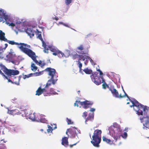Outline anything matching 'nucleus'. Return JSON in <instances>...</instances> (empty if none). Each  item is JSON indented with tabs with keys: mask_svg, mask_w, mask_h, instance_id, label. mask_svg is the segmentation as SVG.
Here are the masks:
<instances>
[{
	"mask_svg": "<svg viewBox=\"0 0 149 149\" xmlns=\"http://www.w3.org/2000/svg\"><path fill=\"white\" fill-rule=\"evenodd\" d=\"M132 105L130 107H134V110L137 112L139 115H143V117L140 120L143 123L144 129H149V107L144 106L139 103L136 100H131Z\"/></svg>",
	"mask_w": 149,
	"mask_h": 149,
	"instance_id": "nucleus-1",
	"label": "nucleus"
},
{
	"mask_svg": "<svg viewBox=\"0 0 149 149\" xmlns=\"http://www.w3.org/2000/svg\"><path fill=\"white\" fill-rule=\"evenodd\" d=\"M0 40L6 42L11 45H18L17 47L21 51L24 53L27 47H30V45L23 43H19L15 42L13 41L8 40L5 37V33L2 31L0 30Z\"/></svg>",
	"mask_w": 149,
	"mask_h": 149,
	"instance_id": "nucleus-2",
	"label": "nucleus"
},
{
	"mask_svg": "<svg viewBox=\"0 0 149 149\" xmlns=\"http://www.w3.org/2000/svg\"><path fill=\"white\" fill-rule=\"evenodd\" d=\"M102 133L101 130L98 129L94 131L92 136V140L91 141V143L94 146L99 147L100 146L99 144L101 141V134Z\"/></svg>",
	"mask_w": 149,
	"mask_h": 149,
	"instance_id": "nucleus-3",
	"label": "nucleus"
},
{
	"mask_svg": "<svg viewBox=\"0 0 149 149\" xmlns=\"http://www.w3.org/2000/svg\"><path fill=\"white\" fill-rule=\"evenodd\" d=\"M1 70H2L4 73L8 76L17 75L19 73V71L17 70L8 69L5 66H3L1 67V69L0 70V74L4 77L6 79H7V77L2 72Z\"/></svg>",
	"mask_w": 149,
	"mask_h": 149,
	"instance_id": "nucleus-4",
	"label": "nucleus"
},
{
	"mask_svg": "<svg viewBox=\"0 0 149 149\" xmlns=\"http://www.w3.org/2000/svg\"><path fill=\"white\" fill-rule=\"evenodd\" d=\"M93 104L92 101L85 100L83 102H80V101L77 100L75 102V106L77 107L82 106L84 109H87L91 107Z\"/></svg>",
	"mask_w": 149,
	"mask_h": 149,
	"instance_id": "nucleus-5",
	"label": "nucleus"
},
{
	"mask_svg": "<svg viewBox=\"0 0 149 149\" xmlns=\"http://www.w3.org/2000/svg\"><path fill=\"white\" fill-rule=\"evenodd\" d=\"M109 91H110L112 94L113 96L116 98H122L125 96H127L129 99V100L131 102V100L129 99L128 95L125 93V91L123 90L124 93V95H122L121 93L119 94L118 91L113 87H111L109 88ZM134 99L133 100H134Z\"/></svg>",
	"mask_w": 149,
	"mask_h": 149,
	"instance_id": "nucleus-6",
	"label": "nucleus"
},
{
	"mask_svg": "<svg viewBox=\"0 0 149 149\" xmlns=\"http://www.w3.org/2000/svg\"><path fill=\"white\" fill-rule=\"evenodd\" d=\"M30 48L27 47L24 53L30 57L38 65L39 62L36 60V57L37 56L36 55V54L34 52L29 49Z\"/></svg>",
	"mask_w": 149,
	"mask_h": 149,
	"instance_id": "nucleus-7",
	"label": "nucleus"
},
{
	"mask_svg": "<svg viewBox=\"0 0 149 149\" xmlns=\"http://www.w3.org/2000/svg\"><path fill=\"white\" fill-rule=\"evenodd\" d=\"M45 70L48 72V75L51 77V78L52 79H55V78H56L55 79H56V77H58L57 75V73L54 69L51 68H47L45 69Z\"/></svg>",
	"mask_w": 149,
	"mask_h": 149,
	"instance_id": "nucleus-8",
	"label": "nucleus"
},
{
	"mask_svg": "<svg viewBox=\"0 0 149 149\" xmlns=\"http://www.w3.org/2000/svg\"><path fill=\"white\" fill-rule=\"evenodd\" d=\"M77 62V64L79 69V72L80 73L83 74V72L84 71L86 74H90L92 73V71L91 70L89 69L88 68H86L84 70L82 69V64L80 61H78Z\"/></svg>",
	"mask_w": 149,
	"mask_h": 149,
	"instance_id": "nucleus-9",
	"label": "nucleus"
},
{
	"mask_svg": "<svg viewBox=\"0 0 149 149\" xmlns=\"http://www.w3.org/2000/svg\"><path fill=\"white\" fill-rule=\"evenodd\" d=\"M42 93L45 96H48L50 94L49 93H47V90L45 88L42 89L40 86L36 91V95L39 96Z\"/></svg>",
	"mask_w": 149,
	"mask_h": 149,
	"instance_id": "nucleus-10",
	"label": "nucleus"
},
{
	"mask_svg": "<svg viewBox=\"0 0 149 149\" xmlns=\"http://www.w3.org/2000/svg\"><path fill=\"white\" fill-rule=\"evenodd\" d=\"M8 18V15L4 13L2 10H0V22H4V20H6Z\"/></svg>",
	"mask_w": 149,
	"mask_h": 149,
	"instance_id": "nucleus-11",
	"label": "nucleus"
},
{
	"mask_svg": "<svg viewBox=\"0 0 149 149\" xmlns=\"http://www.w3.org/2000/svg\"><path fill=\"white\" fill-rule=\"evenodd\" d=\"M66 133L68 136H70L72 137H74V127H71L68 129Z\"/></svg>",
	"mask_w": 149,
	"mask_h": 149,
	"instance_id": "nucleus-12",
	"label": "nucleus"
},
{
	"mask_svg": "<svg viewBox=\"0 0 149 149\" xmlns=\"http://www.w3.org/2000/svg\"><path fill=\"white\" fill-rule=\"evenodd\" d=\"M57 80V79H52V78H50V79L48 81L45 87V88L46 89V88H48L52 84H54Z\"/></svg>",
	"mask_w": 149,
	"mask_h": 149,
	"instance_id": "nucleus-13",
	"label": "nucleus"
},
{
	"mask_svg": "<svg viewBox=\"0 0 149 149\" xmlns=\"http://www.w3.org/2000/svg\"><path fill=\"white\" fill-rule=\"evenodd\" d=\"M50 50L53 52L52 54L54 56H57L60 52V50L56 47H49Z\"/></svg>",
	"mask_w": 149,
	"mask_h": 149,
	"instance_id": "nucleus-14",
	"label": "nucleus"
},
{
	"mask_svg": "<svg viewBox=\"0 0 149 149\" xmlns=\"http://www.w3.org/2000/svg\"><path fill=\"white\" fill-rule=\"evenodd\" d=\"M15 79H17V81H15L14 79H13V81H12L10 79H9L7 77V78L6 79L8 80V82H10L12 84H15L17 85H19V79L18 77H13Z\"/></svg>",
	"mask_w": 149,
	"mask_h": 149,
	"instance_id": "nucleus-15",
	"label": "nucleus"
},
{
	"mask_svg": "<svg viewBox=\"0 0 149 149\" xmlns=\"http://www.w3.org/2000/svg\"><path fill=\"white\" fill-rule=\"evenodd\" d=\"M26 32L30 37L34 36V32L32 28H27L26 31Z\"/></svg>",
	"mask_w": 149,
	"mask_h": 149,
	"instance_id": "nucleus-16",
	"label": "nucleus"
},
{
	"mask_svg": "<svg viewBox=\"0 0 149 149\" xmlns=\"http://www.w3.org/2000/svg\"><path fill=\"white\" fill-rule=\"evenodd\" d=\"M102 139L103 141L109 144L110 145H112L113 143V141H111L110 139H108L105 136H103Z\"/></svg>",
	"mask_w": 149,
	"mask_h": 149,
	"instance_id": "nucleus-17",
	"label": "nucleus"
},
{
	"mask_svg": "<svg viewBox=\"0 0 149 149\" xmlns=\"http://www.w3.org/2000/svg\"><path fill=\"white\" fill-rule=\"evenodd\" d=\"M61 144L65 146H67L68 145V138L67 137H65L62 138Z\"/></svg>",
	"mask_w": 149,
	"mask_h": 149,
	"instance_id": "nucleus-18",
	"label": "nucleus"
},
{
	"mask_svg": "<svg viewBox=\"0 0 149 149\" xmlns=\"http://www.w3.org/2000/svg\"><path fill=\"white\" fill-rule=\"evenodd\" d=\"M9 112L10 114L13 115H18L21 114V113L17 109L10 110L9 111Z\"/></svg>",
	"mask_w": 149,
	"mask_h": 149,
	"instance_id": "nucleus-19",
	"label": "nucleus"
},
{
	"mask_svg": "<svg viewBox=\"0 0 149 149\" xmlns=\"http://www.w3.org/2000/svg\"><path fill=\"white\" fill-rule=\"evenodd\" d=\"M101 79H102L101 83H103L102 85L103 88L104 89H106V88H109H109L110 87H109V85L107 84L105 82L104 80L103 77H101Z\"/></svg>",
	"mask_w": 149,
	"mask_h": 149,
	"instance_id": "nucleus-20",
	"label": "nucleus"
},
{
	"mask_svg": "<svg viewBox=\"0 0 149 149\" xmlns=\"http://www.w3.org/2000/svg\"><path fill=\"white\" fill-rule=\"evenodd\" d=\"M101 77H101L100 78L99 77L98 78H96L94 79H93L92 81L96 85H99L101 84L102 82V81H101L100 79Z\"/></svg>",
	"mask_w": 149,
	"mask_h": 149,
	"instance_id": "nucleus-21",
	"label": "nucleus"
},
{
	"mask_svg": "<svg viewBox=\"0 0 149 149\" xmlns=\"http://www.w3.org/2000/svg\"><path fill=\"white\" fill-rule=\"evenodd\" d=\"M111 136L112 137H113V139L115 140V141H116L119 139H120V135L119 134H116L114 133V134H112Z\"/></svg>",
	"mask_w": 149,
	"mask_h": 149,
	"instance_id": "nucleus-22",
	"label": "nucleus"
},
{
	"mask_svg": "<svg viewBox=\"0 0 149 149\" xmlns=\"http://www.w3.org/2000/svg\"><path fill=\"white\" fill-rule=\"evenodd\" d=\"M6 19L5 20L6 23L9 26H10L12 27H14L15 26V24L13 22H12L11 21L9 20H7Z\"/></svg>",
	"mask_w": 149,
	"mask_h": 149,
	"instance_id": "nucleus-23",
	"label": "nucleus"
},
{
	"mask_svg": "<svg viewBox=\"0 0 149 149\" xmlns=\"http://www.w3.org/2000/svg\"><path fill=\"white\" fill-rule=\"evenodd\" d=\"M98 73L97 72H95L93 74H92L91 76V79L92 80H93V79H94L96 78H98L99 77L98 75Z\"/></svg>",
	"mask_w": 149,
	"mask_h": 149,
	"instance_id": "nucleus-24",
	"label": "nucleus"
},
{
	"mask_svg": "<svg viewBox=\"0 0 149 149\" xmlns=\"http://www.w3.org/2000/svg\"><path fill=\"white\" fill-rule=\"evenodd\" d=\"M94 115L93 114L89 113L88 116L86 119V121L88 120L92 121L93 119Z\"/></svg>",
	"mask_w": 149,
	"mask_h": 149,
	"instance_id": "nucleus-25",
	"label": "nucleus"
},
{
	"mask_svg": "<svg viewBox=\"0 0 149 149\" xmlns=\"http://www.w3.org/2000/svg\"><path fill=\"white\" fill-rule=\"evenodd\" d=\"M31 70L33 71H36L37 69V67L36 66L35 64L34 63L31 64Z\"/></svg>",
	"mask_w": 149,
	"mask_h": 149,
	"instance_id": "nucleus-26",
	"label": "nucleus"
},
{
	"mask_svg": "<svg viewBox=\"0 0 149 149\" xmlns=\"http://www.w3.org/2000/svg\"><path fill=\"white\" fill-rule=\"evenodd\" d=\"M29 118L33 120H34L36 119V117L34 113H31L29 116Z\"/></svg>",
	"mask_w": 149,
	"mask_h": 149,
	"instance_id": "nucleus-27",
	"label": "nucleus"
},
{
	"mask_svg": "<svg viewBox=\"0 0 149 149\" xmlns=\"http://www.w3.org/2000/svg\"><path fill=\"white\" fill-rule=\"evenodd\" d=\"M60 52L58 54L57 56L60 58H62L64 56H65L64 54L60 50Z\"/></svg>",
	"mask_w": 149,
	"mask_h": 149,
	"instance_id": "nucleus-28",
	"label": "nucleus"
},
{
	"mask_svg": "<svg viewBox=\"0 0 149 149\" xmlns=\"http://www.w3.org/2000/svg\"><path fill=\"white\" fill-rule=\"evenodd\" d=\"M47 93H49L50 94L48 96H50L52 94H56V92H55L53 90V88H51L50 89V92H47Z\"/></svg>",
	"mask_w": 149,
	"mask_h": 149,
	"instance_id": "nucleus-29",
	"label": "nucleus"
},
{
	"mask_svg": "<svg viewBox=\"0 0 149 149\" xmlns=\"http://www.w3.org/2000/svg\"><path fill=\"white\" fill-rule=\"evenodd\" d=\"M38 65L41 67H42L45 65V63H42L41 61H40L38 63Z\"/></svg>",
	"mask_w": 149,
	"mask_h": 149,
	"instance_id": "nucleus-30",
	"label": "nucleus"
},
{
	"mask_svg": "<svg viewBox=\"0 0 149 149\" xmlns=\"http://www.w3.org/2000/svg\"><path fill=\"white\" fill-rule=\"evenodd\" d=\"M47 127L48 129L47 130V132L49 133L50 132H52L53 130L52 127L49 125H48Z\"/></svg>",
	"mask_w": 149,
	"mask_h": 149,
	"instance_id": "nucleus-31",
	"label": "nucleus"
},
{
	"mask_svg": "<svg viewBox=\"0 0 149 149\" xmlns=\"http://www.w3.org/2000/svg\"><path fill=\"white\" fill-rule=\"evenodd\" d=\"M80 56V59L78 60V61H80V60H81V59H82L83 61H84L85 58L87 59L88 58H87V56Z\"/></svg>",
	"mask_w": 149,
	"mask_h": 149,
	"instance_id": "nucleus-32",
	"label": "nucleus"
},
{
	"mask_svg": "<svg viewBox=\"0 0 149 149\" xmlns=\"http://www.w3.org/2000/svg\"><path fill=\"white\" fill-rule=\"evenodd\" d=\"M39 120L40 122L42 123H46L47 121L45 118H40Z\"/></svg>",
	"mask_w": 149,
	"mask_h": 149,
	"instance_id": "nucleus-33",
	"label": "nucleus"
},
{
	"mask_svg": "<svg viewBox=\"0 0 149 149\" xmlns=\"http://www.w3.org/2000/svg\"><path fill=\"white\" fill-rule=\"evenodd\" d=\"M120 136H121L124 139H125L127 137V134L126 132H124V134H123L120 135Z\"/></svg>",
	"mask_w": 149,
	"mask_h": 149,
	"instance_id": "nucleus-34",
	"label": "nucleus"
},
{
	"mask_svg": "<svg viewBox=\"0 0 149 149\" xmlns=\"http://www.w3.org/2000/svg\"><path fill=\"white\" fill-rule=\"evenodd\" d=\"M66 121L67 122L68 124H71L73 123V122H72L71 120L69 119L68 118L66 119Z\"/></svg>",
	"mask_w": 149,
	"mask_h": 149,
	"instance_id": "nucleus-35",
	"label": "nucleus"
},
{
	"mask_svg": "<svg viewBox=\"0 0 149 149\" xmlns=\"http://www.w3.org/2000/svg\"><path fill=\"white\" fill-rule=\"evenodd\" d=\"M6 143V141L3 139H0V146H3L4 145V143Z\"/></svg>",
	"mask_w": 149,
	"mask_h": 149,
	"instance_id": "nucleus-36",
	"label": "nucleus"
},
{
	"mask_svg": "<svg viewBox=\"0 0 149 149\" xmlns=\"http://www.w3.org/2000/svg\"><path fill=\"white\" fill-rule=\"evenodd\" d=\"M72 1V0H65V2L67 5L70 4Z\"/></svg>",
	"mask_w": 149,
	"mask_h": 149,
	"instance_id": "nucleus-37",
	"label": "nucleus"
},
{
	"mask_svg": "<svg viewBox=\"0 0 149 149\" xmlns=\"http://www.w3.org/2000/svg\"><path fill=\"white\" fill-rule=\"evenodd\" d=\"M84 49V47L82 45H81L77 47V49L80 50H82Z\"/></svg>",
	"mask_w": 149,
	"mask_h": 149,
	"instance_id": "nucleus-38",
	"label": "nucleus"
},
{
	"mask_svg": "<svg viewBox=\"0 0 149 149\" xmlns=\"http://www.w3.org/2000/svg\"><path fill=\"white\" fill-rule=\"evenodd\" d=\"M87 112L86 111H85L83 113L82 116L86 118L87 116Z\"/></svg>",
	"mask_w": 149,
	"mask_h": 149,
	"instance_id": "nucleus-39",
	"label": "nucleus"
},
{
	"mask_svg": "<svg viewBox=\"0 0 149 149\" xmlns=\"http://www.w3.org/2000/svg\"><path fill=\"white\" fill-rule=\"evenodd\" d=\"M42 46L44 47V48L46 47L47 45L46 43H45L43 40H42Z\"/></svg>",
	"mask_w": 149,
	"mask_h": 149,
	"instance_id": "nucleus-40",
	"label": "nucleus"
},
{
	"mask_svg": "<svg viewBox=\"0 0 149 149\" xmlns=\"http://www.w3.org/2000/svg\"><path fill=\"white\" fill-rule=\"evenodd\" d=\"M43 51L45 53H48V49L46 47L44 48Z\"/></svg>",
	"mask_w": 149,
	"mask_h": 149,
	"instance_id": "nucleus-41",
	"label": "nucleus"
},
{
	"mask_svg": "<svg viewBox=\"0 0 149 149\" xmlns=\"http://www.w3.org/2000/svg\"><path fill=\"white\" fill-rule=\"evenodd\" d=\"M86 58H88V59L90 61L91 63H93V60L90 57H89V56H87Z\"/></svg>",
	"mask_w": 149,
	"mask_h": 149,
	"instance_id": "nucleus-42",
	"label": "nucleus"
},
{
	"mask_svg": "<svg viewBox=\"0 0 149 149\" xmlns=\"http://www.w3.org/2000/svg\"><path fill=\"white\" fill-rule=\"evenodd\" d=\"M38 37L41 41L43 40L42 36L41 34L38 35Z\"/></svg>",
	"mask_w": 149,
	"mask_h": 149,
	"instance_id": "nucleus-43",
	"label": "nucleus"
},
{
	"mask_svg": "<svg viewBox=\"0 0 149 149\" xmlns=\"http://www.w3.org/2000/svg\"><path fill=\"white\" fill-rule=\"evenodd\" d=\"M0 149H7L6 147L3 145L2 146H0Z\"/></svg>",
	"mask_w": 149,
	"mask_h": 149,
	"instance_id": "nucleus-44",
	"label": "nucleus"
},
{
	"mask_svg": "<svg viewBox=\"0 0 149 149\" xmlns=\"http://www.w3.org/2000/svg\"><path fill=\"white\" fill-rule=\"evenodd\" d=\"M97 70L99 72L100 74V75H103V73L102 72L100 69H99L98 70Z\"/></svg>",
	"mask_w": 149,
	"mask_h": 149,
	"instance_id": "nucleus-45",
	"label": "nucleus"
},
{
	"mask_svg": "<svg viewBox=\"0 0 149 149\" xmlns=\"http://www.w3.org/2000/svg\"><path fill=\"white\" fill-rule=\"evenodd\" d=\"M30 76L27 75H25L24 76L23 78L24 79H25L26 78H28L30 77Z\"/></svg>",
	"mask_w": 149,
	"mask_h": 149,
	"instance_id": "nucleus-46",
	"label": "nucleus"
},
{
	"mask_svg": "<svg viewBox=\"0 0 149 149\" xmlns=\"http://www.w3.org/2000/svg\"><path fill=\"white\" fill-rule=\"evenodd\" d=\"M95 109L94 108H91L90 109V111H95Z\"/></svg>",
	"mask_w": 149,
	"mask_h": 149,
	"instance_id": "nucleus-47",
	"label": "nucleus"
},
{
	"mask_svg": "<svg viewBox=\"0 0 149 149\" xmlns=\"http://www.w3.org/2000/svg\"><path fill=\"white\" fill-rule=\"evenodd\" d=\"M53 19H55L56 21L58 20V18L57 17H55L54 18H53Z\"/></svg>",
	"mask_w": 149,
	"mask_h": 149,
	"instance_id": "nucleus-48",
	"label": "nucleus"
},
{
	"mask_svg": "<svg viewBox=\"0 0 149 149\" xmlns=\"http://www.w3.org/2000/svg\"><path fill=\"white\" fill-rule=\"evenodd\" d=\"M5 47H4V48L6 49L8 47V45L6 43L5 44Z\"/></svg>",
	"mask_w": 149,
	"mask_h": 149,
	"instance_id": "nucleus-49",
	"label": "nucleus"
},
{
	"mask_svg": "<svg viewBox=\"0 0 149 149\" xmlns=\"http://www.w3.org/2000/svg\"><path fill=\"white\" fill-rule=\"evenodd\" d=\"M127 130H128V128H125V130L126 131H127Z\"/></svg>",
	"mask_w": 149,
	"mask_h": 149,
	"instance_id": "nucleus-50",
	"label": "nucleus"
},
{
	"mask_svg": "<svg viewBox=\"0 0 149 149\" xmlns=\"http://www.w3.org/2000/svg\"><path fill=\"white\" fill-rule=\"evenodd\" d=\"M74 145V144H73V145H70V147L71 148Z\"/></svg>",
	"mask_w": 149,
	"mask_h": 149,
	"instance_id": "nucleus-51",
	"label": "nucleus"
},
{
	"mask_svg": "<svg viewBox=\"0 0 149 149\" xmlns=\"http://www.w3.org/2000/svg\"><path fill=\"white\" fill-rule=\"evenodd\" d=\"M36 74H37V75H40V73L39 72V73H38V72H36Z\"/></svg>",
	"mask_w": 149,
	"mask_h": 149,
	"instance_id": "nucleus-52",
	"label": "nucleus"
},
{
	"mask_svg": "<svg viewBox=\"0 0 149 149\" xmlns=\"http://www.w3.org/2000/svg\"><path fill=\"white\" fill-rule=\"evenodd\" d=\"M109 43H110V42H109V41L106 43V44H109Z\"/></svg>",
	"mask_w": 149,
	"mask_h": 149,
	"instance_id": "nucleus-53",
	"label": "nucleus"
},
{
	"mask_svg": "<svg viewBox=\"0 0 149 149\" xmlns=\"http://www.w3.org/2000/svg\"><path fill=\"white\" fill-rule=\"evenodd\" d=\"M14 78L13 79H14L15 81H17V79H15Z\"/></svg>",
	"mask_w": 149,
	"mask_h": 149,
	"instance_id": "nucleus-54",
	"label": "nucleus"
},
{
	"mask_svg": "<svg viewBox=\"0 0 149 149\" xmlns=\"http://www.w3.org/2000/svg\"><path fill=\"white\" fill-rule=\"evenodd\" d=\"M78 93L79 94V93H80V91H78Z\"/></svg>",
	"mask_w": 149,
	"mask_h": 149,
	"instance_id": "nucleus-55",
	"label": "nucleus"
},
{
	"mask_svg": "<svg viewBox=\"0 0 149 149\" xmlns=\"http://www.w3.org/2000/svg\"><path fill=\"white\" fill-rule=\"evenodd\" d=\"M40 131H43V129H41L40 130Z\"/></svg>",
	"mask_w": 149,
	"mask_h": 149,
	"instance_id": "nucleus-56",
	"label": "nucleus"
},
{
	"mask_svg": "<svg viewBox=\"0 0 149 149\" xmlns=\"http://www.w3.org/2000/svg\"><path fill=\"white\" fill-rule=\"evenodd\" d=\"M64 25H65V26H67V25L64 24Z\"/></svg>",
	"mask_w": 149,
	"mask_h": 149,
	"instance_id": "nucleus-57",
	"label": "nucleus"
},
{
	"mask_svg": "<svg viewBox=\"0 0 149 149\" xmlns=\"http://www.w3.org/2000/svg\"><path fill=\"white\" fill-rule=\"evenodd\" d=\"M129 103H130L129 102H127V104H129Z\"/></svg>",
	"mask_w": 149,
	"mask_h": 149,
	"instance_id": "nucleus-58",
	"label": "nucleus"
},
{
	"mask_svg": "<svg viewBox=\"0 0 149 149\" xmlns=\"http://www.w3.org/2000/svg\"><path fill=\"white\" fill-rule=\"evenodd\" d=\"M31 74H30L29 75H31Z\"/></svg>",
	"mask_w": 149,
	"mask_h": 149,
	"instance_id": "nucleus-59",
	"label": "nucleus"
},
{
	"mask_svg": "<svg viewBox=\"0 0 149 149\" xmlns=\"http://www.w3.org/2000/svg\"><path fill=\"white\" fill-rule=\"evenodd\" d=\"M85 63V64H86V63Z\"/></svg>",
	"mask_w": 149,
	"mask_h": 149,
	"instance_id": "nucleus-60",
	"label": "nucleus"
},
{
	"mask_svg": "<svg viewBox=\"0 0 149 149\" xmlns=\"http://www.w3.org/2000/svg\"><path fill=\"white\" fill-rule=\"evenodd\" d=\"M93 65H95V64H93Z\"/></svg>",
	"mask_w": 149,
	"mask_h": 149,
	"instance_id": "nucleus-61",
	"label": "nucleus"
},
{
	"mask_svg": "<svg viewBox=\"0 0 149 149\" xmlns=\"http://www.w3.org/2000/svg\"><path fill=\"white\" fill-rule=\"evenodd\" d=\"M75 129H76V128L75 127Z\"/></svg>",
	"mask_w": 149,
	"mask_h": 149,
	"instance_id": "nucleus-62",
	"label": "nucleus"
}]
</instances>
